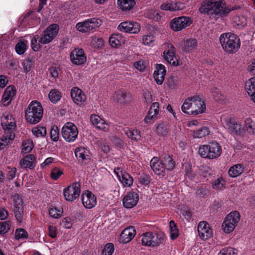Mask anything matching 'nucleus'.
<instances>
[{"instance_id":"36","label":"nucleus","mask_w":255,"mask_h":255,"mask_svg":"<svg viewBox=\"0 0 255 255\" xmlns=\"http://www.w3.org/2000/svg\"><path fill=\"white\" fill-rule=\"evenodd\" d=\"M113 98L114 100L117 101L121 104L126 103L130 100V96L127 92L124 91H119L115 93Z\"/></svg>"},{"instance_id":"52","label":"nucleus","mask_w":255,"mask_h":255,"mask_svg":"<svg viewBox=\"0 0 255 255\" xmlns=\"http://www.w3.org/2000/svg\"><path fill=\"white\" fill-rule=\"evenodd\" d=\"M115 250L114 244L112 243L107 244L102 252V255H112Z\"/></svg>"},{"instance_id":"59","label":"nucleus","mask_w":255,"mask_h":255,"mask_svg":"<svg viewBox=\"0 0 255 255\" xmlns=\"http://www.w3.org/2000/svg\"><path fill=\"white\" fill-rule=\"evenodd\" d=\"M143 43L145 45L152 46L154 38L153 35L149 34L144 35L142 38Z\"/></svg>"},{"instance_id":"5","label":"nucleus","mask_w":255,"mask_h":255,"mask_svg":"<svg viewBox=\"0 0 255 255\" xmlns=\"http://www.w3.org/2000/svg\"><path fill=\"white\" fill-rule=\"evenodd\" d=\"M222 152V146L216 141L210 142L207 145L200 146L198 150V153L202 157L210 159L217 158Z\"/></svg>"},{"instance_id":"61","label":"nucleus","mask_w":255,"mask_h":255,"mask_svg":"<svg viewBox=\"0 0 255 255\" xmlns=\"http://www.w3.org/2000/svg\"><path fill=\"white\" fill-rule=\"evenodd\" d=\"M17 169L15 167H10L8 166L6 168V176L8 180H12L15 177Z\"/></svg>"},{"instance_id":"41","label":"nucleus","mask_w":255,"mask_h":255,"mask_svg":"<svg viewBox=\"0 0 255 255\" xmlns=\"http://www.w3.org/2000/svg\"><path fill=\"white\" fill-rule=\"evenodd\" d=\"M231 223L236 226L240 219V215L238 211H234L229 213L226 217Z\"/></svg>"},{"instance_id":"57","label":"nucleus","mask_w":255,"mask_h":255,"mask_svg":"<svg viewBox=\"0 0 255 255\" xmlns=\"http://www.w3.org/2000/svg\"><path fill=\"white\" fill-rule=\"evenodd\" d=\"M209 189L207 187L201 186L197 189L196 194L200 197H205L209 194Z\"/></svg>"},{"instance_id":"35","label":"nucleus","mask_w":255,"mask_h":255,"mask_svg":"<svg viewBox=\"0 0 255 255\" xmlns=\"http://www.w3.org/2000/svg\"><path fill=\"white\" fill-rule=\"evenodd\" d=\"M244 169L245 167L243 164H237L229 169L228 174L231 177H237L244 172Z\"/></svg>"},{"instance_id":"3","label":"nucleus","mask_w":255,"mask_h":255,"mask_svg":"<svg viewBox=\"0 0 255 255\" xmlns=\"http://www.w3.org/2000/svg\"><path fill=\"white\" fill-rule=\"evenodd\" d=\"M220 42L223 50L228 54L235 53L241 46L240 38L232 33L222 34L220 37Z\"/></svg>"},{"instance_id":"47","label":"nucleus","mask_w":255,"mask_h":255,"mask_svg":"<svg viewBox=\"0 0 255 255\" xmlns=\"http://www.w3.org/2000/svg\"><path fill=\"white\" fill-rule=\"evenodd\" d=\"M63 213V211L61 209H58L54 207H51L49 209V215L55 219H58L60 218Z\"/></svg>"},{"instance_id":"37","label":"nucleus","mask_w":255,"mask_h":255,"mask_svg":"<svg viewBox=\"0 0 255 255\" xmlns=\"http://www.w3.org/2000/svg\"><path fill=\"white\" fill-rule=\"evenodd\" d=\"M156 132L159 135L164 136L169 132V128L165 123H161L157 125L155 129Z\"/></svg>"},{"instance_id":"19","label":"nucleus","mask_w":255,"mask_h":255,"mask_svg":"<svg viewBox=\"0 0 255 255\" xmlns=\"http://www.w3.org/2000/svg\"><path fill=\"white\" fill-rule=\"evenodd\" d=\"M138 197V195L134 192L128 193L123 199L124 207L127 209L133 208L137 204Z\"/></svg>"},{"instance_id":"11","label":"nucleus","mask_w":255,"mask_h":255,"mask_svg":"<svg viewBox=\"0 0 255 255\" xmlns=\"http://www.w3.org/2000/svg\"><path fill=\"white\" fill-rule=\"evenodd\" d=\"M192 23L191 19L186 16H180L173 18L170 21V27L175 31H178L189 26Z\"/></svg>"},{"instance_id":"31","label":"nucleus","mask_w":255,"mask_h":255,"mask_svg":"<svg viewBox=\"0 0 255 255\" xmlns=\"http://www.w3.org/2000/svg\"><path fill=\"white\" fill-rule=\"evenodd\" d=\"M125 39L122 34L115 33L112 34L109 38V43L112 47L117 48L125 42Z\"/></svg>"},{"instance_id":"50","label":"nucleus","mask_w":255,"mask_h":255,"mask_svg":"<svg viewBox=\"0 0 255 255\" xmlns=\"http://www.w3.org/2000/svg\"><path fill=\"white\" fill-rule=\"evenodd\" d=\"M178 85V79L176 76L171 75L168 79L167 81V85L170 89H175Z\"/></svg>"},{"instance_id":"30","label":"nucleus","mask_w":255,"mask_h":255,"mask_svg":"<svg viewBox=\"0 0 255 255\" xmlns=\"http://www.w3.org/2000/svg\"><path fill=\"white\" fill-rule=\"evenodd\" d=\"M197 42L195 39L184 40L181 44V48L184 52H190L197 47Z\"/></svg>"},{"instance_id":"14","label":"nucleus","mask_w":255,"mask_h":255,"mask_svg":"<svg viewBox=\"0 0 255 255\" xmlns=\"http://www.w3.org/2000/svg\"><path fill=\"white\" fill-rule=\"evenodd\" d=\"M192 115H197L203 113L206 109V106L203 100L199 96H191Z\"/></svg>"},{"instance_id":"15","label":"nucleus","mask_w":255,"mask_h":255,"mask_svg":"<svg viewBox=\"0 0 255 255\" xmlns=\"http://www.w3.org/2000/svg\"><path fill=\"white\" fill-rule=\"evenodd\" d=\"M118 29L121 31L134 34L139 31L140 26L136 22L127 21L121 23Z\"/></svg>"},{"instance_id":"34","label":"nucleus","mask_w":255,"mask_h":255,"mask_svg":"<svg viewBox=\"0 0 255 255\" xmlns=\"http://www.w3.org/2000/svg\"><path fill=\"white\" fill-rule=\"evenodd\" d=\"M124 132L129 138L133 141H137L141 138L140 131L137 129H131L127 128L124 129Z\"/></svg>"},{"instance_id":"62","label":"nucleus","mask_w":255,"mask_h":255,"mask_svg":"<svg viewBox=\"0 0 255 255\" xmlns=\"http://www.w3.org/2000/svg\"><path fill=\"white\" fill-rule=\"evenodd\" d=\"M133 65L136 69L138 70L140 72H143L146 68L145 61L141 60L134 62Z\"/></svg>"},{"instance_id":"29","label":"nucleus","mask_w":255,"mask_h":255,"mask_svg":"<svg viewBox=\"0 0 255 255\" xmlns=\"http://www.w3.org/2000/svg\"><path fill=\"white\" fill-rule=\"evenodd\" d=\"M36 159L33 154L25 156L20 160V164L22 168H33L35 166Z\"/></svg>"},{"instance_id":"32","label":"nucleus","mask_w":255,"mask_h":255,"mask_svg":"<svg viewBox=\"0 0 255 255\" xmlns=\"http://www.w3.org/2000/svg\"><path fill=\"white\" fill-rule=\"evenodd\" d=\"M118 6L123 11H129L135 5V0H118Z\"/></svg>"},{"instance_id":"27","label":"nucleus","mask_w":255,"mask_h":255,"mask_svg":"<svg viewBox=\"0 0 255 255\" xmlns=\"http://www.w3.org/2000/svg\"><path fill=\"white\" fill-rule=\"evenodd\" d=\"M245 90L251 100L255 103V77L252 78L246 81Z\"/></svg>"},{"instance_id":"12","label":"nucleus","mask_w":255,"mask_h":255,"mask_svg":"<svg viewBox=\"0 0 255 255\" xmlns=\"http://www.w3.org/2000/svg\"><path fill=\"white\" fill-rule=\"evenodd\" d=\"M225 127L230 133L236 135H243L245 130L241 124L237 123L234 119L229 118L225 121Z\"/></svg>"},{"instance_id":"13","label":"nucleus","mask_w":255,"mask_h":255,"mask_svg":"<svg viewBox=\"0 0 255 255\" xmlns=\"http://www.w3.org/2000/svg\"><path fill=\"white\" fill-rule=\"evenodd\" d=\"M197 231L200 238L202 240H207L213 236L212 230L207 222H200L198 224Z\"/></svg>"},{"instance_id":"48","label":"nucleus","mask_w":255,"mask_h":255,"mask_svg":"<svg viewBox=\"0 0 255 255\" xmlns=\"http://www.w3.org/2000/svg\"><path fill=\"white\" fill-rule=\"evenodd\" d=\"M28 238L27 232L23 229L18 228L15 230V239L16 240L26 239Z\"/></svg>"},{"instance_id":"49","label":"nucleus","mask_w":255,"mask_h":255,"mask_svg":"<svg viewBox=\"0 0 255 255\" xmlns=\"http://www.w3.org/2000/svg\"><path fill=\"white\" fill-rule=\"evenodd\" d=\"M225 181L222 177H219L212 181V188L215 190L221 189L224 187Z\"/></svg>"},{"instance_id":"51","label":"nucleus","mask_w":255,"mask_h":255,"mask_svg":"<svg viewBox=\"0 0 255 255\" xmlns=\"http://www.w3.org/2000/svg\"><path fill=\"white\" fill-rule=\"evenodd\" d=\"M14 214L16 221L18 223H22L23 220V207L14 208Z\"/></svg>"},{"instance_id":"60","label":"nucleus","mask_w":255,"mask_h":255,"mask_svg":"<svg viewBox=\"0 0 255 255\" xmlns=\"http://www.w3.org/2000/svg\"><path fill=\"white\" fill-rule=\"evenodd\" d=\"M63 171L61 169L55 167L51 170L50 176L53 180H56L63 174Z\"/></svg>"},{"instance_id":"58","label":"nucleus","mask_w":255,"mask_h":255,"mask_svg":"<svg viewBox=\"0 0 255 255\" xmlns=\"http://www.w3.org/2000/svg\"><path fill=\"white\" fill-rule=\"evenodd\" d=\"M237 250L232 248H228L221 250L218 255H237Z\"/></svg>"},{"instance_id":"8","label":"nucleus","mask_w":255,"mask_h":255,"mask_svg":"<svg viewBox=\"0 0 255 255\" xmlns=\"http://www.w3.org/2000/svg\"><path fill=\"white\" fill-rule=\"evenodd\" d=\"M61 132L64 139L69 142L74 141L78 134L77 127L70 122H68L64 125Z\"/></svg>"},{"instance_id":"43","label":"nucleus","mask_w":255,"mask_h":255,"mask_svg":"<svg viewBox=\"0 0 255 255\" xmlns=\"http://www.w3.org/2000/svg\"><path fill=\"white\" fill-rule=\"evenodd\" d=\"M236 226V225L231 223V222L226 218L222 225L223 229L226 233H230L233 231Z\"/></svg>"},{"instance_id":"28","label":"nucleus","mask_w":255,"mask_h":255,"mask_svg":"<svg viewBox=\"0 0 255 255\" xmlns=\"http://www.w3.org/2000/svg\"><path fill=\"white\" fill-rule=\"evenodd\" d=\"M16 94V90L13 86H8L2 95V101L4 105H8Z\"/></svg>"},{"instance_id":"1","label":"nucleus","mask_w":255,"mask_h":255,"mask_svg":"<svg viewBox=\"0 0 255 255\" xmlns=\"http://www.w3.org/2000/svg\"><path fill=\"white\" fill-rule=\"evenodd\" d=\"M199 10L201 13L221 16L227 15L231 11L225 6L223 0H206L202 3Z\"/></svg>"},{"instance_id":"16","label":"nucleus","mask_w":255,"mask_h":255,"mask_svg":"<svg viewBox=\"0 0 255 255\" xmlns=\"http://www.w3.org/2000/svg\"><path fill=\"white\" fill-rule=\"evenodd\" d=\"M70 59L73 64L80 65L86 62L87 57L82 49L75 48L70 53Z\"/></svg>"},{"instance_id":"46","label":"nucleus","mask_w":255,"mask_h":255,"mask_svg":"<svg viewBox=\"0 0 255 255\" xmlns=\"http://www.w3.org/2000/svg\"><path fill=\"white\" fill-rule=\"evenodd\" d=\"M32 132L36 137H44L46 134V129L44 127H35L32 128Z\"/></svg>"},{"instance_id":"45","label":"nucleus","mask_w":255,"mask_h":255,"mask_svg":"<svg viewBox=\"0 0 255 255\" xmlns=\"http://www.w3.org/2000/svg\"><path fill=\"white\" fill-rule=\"evenodd\" d=\"M169 227L170 229V238L172 240H174L178 236L179 231L176 225L173 221H170Z\"/></svg>"},{"instance_id":"24","label":"nucleus","mask_w":255,"mask_h":255,"mask_svg":"<svg viewBox=\"0 0 255 255\" xmlns=\"http://www.w3.org/2000/svg\"><path fill=\"white\" fill-rule=\"evenodd\" d=\"M164 59L169 64L176 66L179 65V62L175 56L174 47L171 45L168 50L163 52Z\"/></svg>"},{"instance_id":"64","label":"nucleus","mask_w":255,"mask_h":255,"mask_svg":"<svg viewBox=\"0 0 255 255\" xmlns=\"http://www.w3.org/2000/svg\"><path fill=\"white\" fill-rule=\"evenodd\" d=\"M38 39H39V36L36 35L31 40V48L35 51H38L40 48L41 43L37 42Z\"/></svg>"},{"instance_id":"38","label":"nucleus","mask_w":255,"mask_h":255,"mask_svg":"<svg viewBox=\"0 0 255 255\" xmlns=\"http://www.w3.org/2000/svg\"><path fill=\"white\" fill-rule=\"evenodd\" d=\"M181 110L183 112L188 115H192L193 113L192 111V98L191 97L187 98L184 102L182 107Z\"/></svg>"},{"instance_id":"56","label":"nucleus","mask_w":255,"mask_h":255,"mask_svg":"<svg viewBox=\"0 0 255 255\" xmlns=\"http://www.w3.org/2000/svg\"><path fill=\"white\" fill-rule=\"evenodd\" d=\"M169 2L172 11L182 9L184 7V4L182 2L178 1L177 0H171Z\"/></svg>"},{"instance_id":"20","label":"nucleus","mask_w":255,"mask_h":255,"mask_svg":"<svg viewBox=\"0 0 255 255\" xmlns=\"http://www.w3.org/2000/svg\"><path fill=\"white\" fill-rule=\"evenodd\" d=\"M150 165L154 173L162 177L165 175L166 171L161 160H159L157 157H153L150 162Z\"/></svg>"},{"instance_id":"26","label":"nucleus","mask_w":255,"mask_h":255,"mask_svg":"<svg viewBox=\"0 0 255 255\" xmlns=\"http://www.w3.org/2000/svg\"><path fill=\"white\" fill-rule=\"evenodd\" d=\"M75 154L79 161L87 163L90 159V152L85 147H80L76 148Z\"/></svg>"},{"instance_id":"22","label":"nucleus","mask_w":255,"mask_h":255,"mask_svg":"<svg viewBox=\"0 0 255 255\" xmlns=\"http://www.w3.org/2000/svg\"><path fill=\"white\" fill-rule=\"evenodd\" d=\"M166 71L165 66L162 64H156L153 73L154 78L158 85H161L164 80Z\"/></svg>"},{"instance_id":"2","label":"nucleus","mask_w":255,"mask_h":255,"mask_svg":"<svg viewBox=\"0 0 255 255\" xmlns=\"http://www.w3.org/2000/svg\"><path fill=\"white\" fill-rule=\"evenodd\" d=\"M1 121L4 134L0 139V148H3L14 138L16 124L12 115L7 113L3 114Z\"/></svg>"},{"instance_id":"25","label":"nucleus","mask_w":255,"mask_h":255,"mask_svg":"<svg viewBox=\"0 0 255 255\" xmlns=\"http://www.w3.org/2000/svg\"><path fill=\"white\" fill-rule=\"evenodd\" d=\"M71 96L74 103L77 105L85 102L86 100V96L83 92L76 87L71 89Z\"/></svg>"},{"instance_id":"18","label":"nucleus","mask_w":255,"mask_h":255,"mask_svg":"<svg viewBox=\"0 0 255 255\" xmlns=\"http://www.w3.org/2000/svg\"><path fill=\"white\" fill-rule=\"evenodd\" d=\"M114 172L124 186L130 187L132 185V177L128 173L123 171L120 168H115Z\"/></svg>"},{"instance_id":"9","label":"nucleus","mask_w":255,"mask_h":255,"mask_svg":"<svg viewBox=\"0 0 255 255\" xmlns=\"http://www.w3.org/2000/svg\"><path fill=\"white\" fill-rule=\"evenodd\" d=\"M59 31V26L56 24H52L48 26L43 32L39 39V43L46 44L51 42L56 36Z\"/></svg>"},{"instance_id":"44","label":"nucleus","mask_w":255,"mask_h":255,"mask_svg":"<svg viewBox=\"0 0 255 255\" xmlns=\"http://www.w3.org/2000/svg\"><path fill=\"white\" fill-rule=\"evenodd\" d=\"M33 147L34 145L33 142L31 140H25L22 142L21 146V152L23 153H29L32 150Z\"/></svg>"},{"instance_id":"53","label":"nucleus","mask_w":255,"mask_h":255,"mask_svg":"<svg viewBox=\"0 0 255 255\" xmlns=\"http://www.w3.org/2000/svg\"><path fill=\"white\" fill-rule=\"evenodd\" d=\"M96 128L97 129L101 130L104 132H107L109 130L110 125L107 123L104 119H101L100 122L97 125Z\"/></svg>"},{"instance_id":"40","label":"nucleus","mask_w":255,"mask_h":255,"mask_svg":"<svg viewBox=\"0 0 255 255\" xmlns=\"http://www.w3.org/2000/svg\"><path fill=\"white\" fill-rule=\"evenodd\" d=\"M48 97L51 102L56 103L61 99V93L57 90L52 89L49 92Z\"/></svg>"},{"instance_id":"54","label":"nucleus","mask_w":255,"mask_h":255,"mask_svg":"<svg viewBox=\"0 0 255 255\" xmlns=\"http://www.w3.org/2000/svg\"><path fill=\"white\" fill-rule=\"evenodd\" d=\"M208 128L206 127H203L194 132V136L197 138H202L209 134Z\"/></svg>"},{"instance_id":"4","label":"nucleus","mask_w":255,"mask_h":255,"mask_svg":"<svg viewBox=\"0 0 255 255\" xmlns=\"http://www.w3.org/2000/svg\"><path fill=\"white\" fill-rule=\"evenodd\" d=\"M43 115V110L41 104L36 101H32L25 112V119L30 124L35 125L40 122Z\"/></svg>"},{"instance_id":"42","label":"nucleus","mask_w":255,"mask_h":255,"mask_svg":"<svg viewBox=\"0 0 255 255\" xmlns=\"http://www.w3.org/2000/svg\"><path fill=\"white\" fill-rule=\"evenodd\" d=\"M90 44L95 48H100L103 46L104 41L102 38L97 36H94L91 37Z\"/></svg>"},{"instance_id":"21","label":"nucleus","mask_w":255,"mask_h":255,"mask_svg":"<svg viewBox=\"0 0 255 255\" xmlns=\"http://www.w3.org/2000/svg\"><path fill=\"white\" fill-rule=\"evenodd\" d=\"M136 234L135 228L133 226L125 229L121 234L120 241L123 244L130 242Z\"/></svg>"},{"instance_id":"33","label":"nucleus","mask_w":255,"mask_h":255,"mask_svg":"<svg viewBox=\"0 0 255 255\" xmlns=\"http://www.w3.org/2000/svg\"><path fill=\"white\" fill-rule=\"evenodd\" d=\"M160 160L166 171L172 170L175 166V161L168 154L163 155Z\"/></svg>"},{"instance_id":"6","label":"nucleus","mask_w":255,"mask_h":255,"mask_svg":"<svg viewBox=\"0 0 255 255\" xmlns=\"http://www.w3.org/2000/svg\"><path fill=\"white\" fill-rule=\"evenodd\" d=\"M164 236L161 234L147 232L142 234L141 243L143 246L156 247L163 242Z\"/></svg>"},{"instance_id":"55","label":"nucleus","mask_w":255,"mask_h":255,"mask_svg":"<svg viewBox=\"0 0 255 255\" xmlns=\"http://www.w3.org/2000/svg\"><path fill=\"white\" fill-rule=\"evenodd\" d=\"M15 49L18 54L22 55L26 49V44L24 41H19L16 44Z\"/></svg>"},{"instance_id":"17","label":"nucleus","mask_w":255,"mask_h":255,"mask_svg":"<svg viewBox=\"0 0 255 255\" xmlns=\"http://www.w3.org/2000/svg\"><path fill=\"white\" fill-rule=\"evenodd\" d=\"M82 202L85 208L91 209L96 206L97 199L91 192L86 190L82 194Z\"/></svg>"},{"instance_id":"23","label":"nucleus","mask_w":255,"mask_h":255,"mask_svg":"<svg viewBox=\"0 0 255 255\" xmlns=\"http://www.w3.org/2000/svg\"><path fill=\"white\" fill-rule=\"evenodd\" d=\"M159 113V103L154 102L152 104L148 111L147 115L144 119L145 123H151L156 119Z\"/></svg>"},{"instance_id":"7","label":"nucleus","mask_w":255,"mask_h":255,"mask_svg":"<svg viewBox=\"0 0 255 255\" xmlns=\"http://www.w3.org/2000/svg\"><path fill=\"white\" fill-rule=\"evenodd\" d=\"M102 23V21L100 19L90 18L83 22L77 23L76 28L79 31L86 33L99 27L101 25Z\"/></svg>"},{"instance_id":"63","label":"nucleus","mask_w":255,"mask_h":255,"mask_svg":"<svg viewBox=\"0 0 255 255\" xmlns=\"http://www.w3.org/2000/svg\"><path fill=\"white\" fill-rule=\"evenodd\" d=\"M10 223L9 221L0 222V234H5L10 229Z\"/></svg>"},{"instance_id":"39","label":"nucleus","mask_w":255,"mask_h":255,"mask_svg":"<svg viewBox=\"0 0 255 255\" xmlns=\"http://www.w3.org/2000/svg\"><path fill=\"white\" fill-rule=\"evenodd\" d=\"M244 127L248 133L255 134V123L251 118H247L245 120Z\"/></svg>"},{"instance_id":"10","label":"nucleus","mask_w":255,"mask_h":255,"mask_svg":"<svg viewBox=\"0 0 255 255\" xmlns=\"http://www.w3.org/2000/svg\"><path fill=\"white\" fill-rule=\"evenodd\" d=\"M80 192V184L75 182L64 189L63 195L66 200L71 202L79 196Z\"/></svg>"}]
</instances>
